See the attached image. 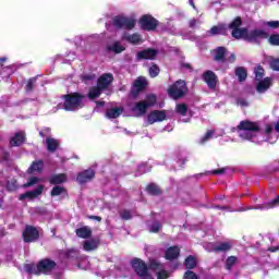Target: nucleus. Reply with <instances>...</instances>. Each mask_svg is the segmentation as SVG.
I'll return each instance as SVG.
<instances>
[{
    "label": "nucleus",
    "instance_id": "5",
    "mask_svg": "<svg viewBox=\"0 0 279 279\" xmlns=\"http://www.w3.org/2000/svg\"><path fill=\"white\" fill-rule=\"evenodd\" d=\"M64 110L73 111L80 110V108H84V101H86V97L80 94H70L64 96Z\"/></svg>",
    "mask_w": 279,
    "mask_h": 279
},
{
    "label": "nucleus",
    "instance_id": "10",
    "mask_svg": "<svg viewBox=\"0 0 279 279\" xmlns=\"http://www.w3.org/2000/svg\"><path fill=\"white\" fill-rule=\"evenodd\" d=\"M150 269L155 271L157 279H167L171 276V274L165 269V266L156 260L150 262Z\"/></svg>",
    "mask_w": 279,
    "mask_h": 279
},
{
    "label": "nucleus",
    "instance_id": "23",
    "mask_svg": "<svg viewBox=\"0 0 279 279\" xmlns=\"http://www.w3.org/2000/svg\"><path fill=\"white\" fill-rule=\"evenodd\" d=\"M121 114H123V108L121 107L110 108L106 112V117L108 119H118V117H121Z\"/></svg>",
    "mask_w": 279,
    "mask_h": 279
},
{
    "label": "nucleus",
    "instance_id": "44",
    "mask_svg": "<svg viewBox=\"0 0 279 279\" xmlns=\"http://www.w3.org/2000/svg\"><path fill=\"white\" fill-rule=\"evenodd\" d=\"M62 193H64V187L62 186H54L51 191L52 196L62 195Z\"/></svg>",
    "mask_w": 279,
    "mask_h": 279
},
{
    "label": "nucleus",
    "instance_id": "62",
    "mask_svg": "<svg viewBox=\"0 0 279 279\" xmlns=\"http://www.w3.org/2000/svg\"><path fill=\"white\" fill-rule=\"evenodd\" d=\"M217 208H218V209H221V208H223V207H219V206H217Z\"/></svg>",
    "mask_w": 279,
    "mask_h": 279
},
{
    "label": "nucleus",
    "instance_id": "1",
    "mask_svg": "<svg viewBox=\"0 0 279 279\" xmlns=\"http://www.w3.org/2000/svg\"><path fill=\"white\" fill-rule=\"evenodd\" d=\"M238 132L242 141H251L252 143H267L274 144L278 141L279 135L274 133V126L271 124L266 125L265 136L260 133V125L250 120L241 121L238 125Z\"/></svg>",
    "mask_w": 279,
    "mask_h": 279
},
{
    "label": "nucleus",
    "instance_id": "48",
    "mask_svg": "<svg viewBox=\"0 0 279 279\" xmlns=\"http://www.w3.org/2000/svg\"><path fill=\"white\" fill-rule=\"evenodd\" d=\"M234 263H236V258L234 256L228 257L227 269H230L232 267V265H234Z\"/></svg>",
    "mask_w": 279,
    "mask_h": 279
},
{
    "label": "nucleus",
    "instance_id": "51",
    "mask_svg": "<svg viewBox=\"0 0 279 279\" xmlns=\"http://www.w3.org/2000/svg\"><path fill=\"white\" fill-rule=\"evenodd\" d=\"M34 82H35L34 78H32V80L28 81V83H27V85H26V90H32V86H34Z\"/></svg>",
    "mask_w": 279,
    "mask_h": 279
},
{
    "label": "nucleus",
    "instance_id": "22",
    "mask_svg": "<svg viewBox=\"0 0 279 279\" xmlns=\"http://www.w3.org/2000/svg\"><path fill=\"white\" fill-rule=\"evenodd\" d=\"M107 51H111V53H123L125 51V45H122L121 41H114L107 46Z\"/></svg>",
    "mask_w": 279,
    "mask_h": 279
},
{
    "label": "nucleus",
    "instance_id": "37",
    "mask_svg": "<svg viewBox=\"0 0 279 279\" xmlns=\"http://www.w3.org/2000/svg\"><path fill=\"white\" fill-rule=\"evenodd\" d=\"M275 206H279V196H277L275 199H272L270 203H268L267 205L264 206H259L257 208H259L260 210H265L267 208H275Z\"/></svg>",
    "mask_w": 279,
    "mask_h": 279
},
{
    "label": "nucleus",
    "instance_id": "9",
    "mask_svg": "<svg viewBox=\"0 0 279 279\" xmlns=\"http://www.w3.org/2000/svg\"><path fill=\"white\" fill-rule=\"evenodd\" d=\"M175 111L179 113L180 121H182V123H189L191 121V117H193V113L189 110V107L185 104L177 105Z\"/></svg>",
    "mask_w": 279,
    "mask_h": 279
},
{
    "label": "nucleus",
    "instance_id": "6",
    "mask_svg": "<svg viewBox=\"0 0 279 279\" xmlns=\"http://www.w3.org/2000/svg\"><path fill=\"white\" fill-rule=\"evenodd\" d=\"M131 265L140 279H154V275H151V265L149 266V268H147L145 262L138 258L133 259L131 262Z\"/></svg>",
    "mask_w": 279,
    "mask_h": 279
},
{
    "label": "nucleus",
    "instance_id": "47",
    "mask_svg": "<svg viewBox=\"0 0 279 279\" xmlns=\"http://www.w3.org/2000/svg\"><path fill=\"white\" fill-rule=\"evenodd\" d=\"M183 279H197V275L191 270H187L184 274Z\"/></svg>",
    "mask_w": 279,
    "mask_h": 279
},
{
    "label": "nucleus",
    "instance_id": "12",
    "mask_svg": "<svg viewBox=\"0 0 279 279\" xmlns=\"http://www.w3.org/2000/svg\"><path fill=\"white\" fill-rule=\"evenodd\" d=\"M140 25L142 29H147L148 32H151V29H156L158 25V21L156 19L151 17V15H144L140 20Z\"/></svg>",
    "mask_w": 279,
    "mask_h": 279
},
{
    "label": "nucleus",
    "instance_id": "52",
    "mask_svg": "<svg viewBox=\"0 0 279 279\" xmlns=\"http://www.w3.org/2000/svg\"><path fill=\"white\" fill-rule=\"evenodd\" d=\"M140 171H142V173H147L149 169H145V166H140Z\"/></svg>",
    "mask_w": 279,
    "mask_h": 279
},
{
    "label": "nucleus",
    "instance_id": "4",
    "mask_svg": "<svg viewBox=\"0 0 279 279\" xmlns=\"http://www.w3.org/2000/svg\"><path fill=\"white\" fill-rule=\"evenodd\" d=\"M113 80H114V77L112 76V74H110V73L102 74L98 78L97 86L89 89L88 98L97 99V97H99V95H101V93H104V90H106L110 86V84H112Z\"/></svg>",
    "mask_w": 279,
    "mask_h": 279
},
{
    "label": "nucleus",
    "instance_id": "45",
    "mask_svg": "<svg viewBox=\"0 0 279 279\" xmlns=\"http://www.w3.org/2000/svg\"><path fill=\"white\" fill-rule=\"evenodd\" d=\"M270 68L274 71H279V59H272L269 61Z\"/></svg>",
    "mask_w": 279,
    "mask_h": 279
},
{
    "label": "nucleus",
    "instance_id": "54",
    "mask_svg": "<svg viewBox=\"0 0 279 279\" xmlns=\"http://www.w3.org/2000/svg\"><path fill=\"white\" fill-rule=\"evenodd\" d=\"M275 131L277 134H279V121L275 124Z\"/></svg>",
    "mask_w": 279,
    "mask_h": 279
},
{
    "label": "nucleus",
    "instance_id": "56",
    "mask_svg": "<svg viewBox=\"0 0 279 279\" xmlns=\"http://www.w3.org/2000/svg\"><path fill=\"white\" fill-rule=\"evenodd\" d=\"M195 23H196V21H195V20H192V21L190 22L191 27H194V26H195Z\"/></svg>",
    "mask_w": 279,
    "mask_h": 279
},
{
    "label": "nucleus",
    "instance_id": "40",
    "mask_svg": "<svg viewBox=\"0 0 279 279\" xmlns=\"http://www.w3.org/2000/svg\"><path fill=\"white\" fill-rule=\"evenodd\" d=\"M147 192L150 195H158L160 193V187H158V185H156V184H149L147 186Z\"/></svg>",
    "mask_w": 279,
    "mask_h": 279
},
{
    "label": "nucleus",
    "instance_id": "57",
    "mask_svg": "<svg viewBox=\"0 0 279 279\" xmlns=\"http://www.w3.org/2000/svg\"><path fill=\"white\" fill-rule=\"evenodd\" d=\"M214 173H223V170H215Z\"/></svg>",
    "mask_w": 279,
    "mask_h": 279
},
{
    "label": "nucleus",
    "instance_id": "42",
    "mask_svg": "<svg viewBox=\"0 0 279 279\" xmlns=\"http://www.w3.org/2000/svg\"><path fill=\"white\" fill-rule=\"evenodd\" d=\"M268 43H269L270 45H274V46L278 47V46H279V35H278V34L271 35V36L269 37V39H268Z\"/></svg>",
    "mask_w": 279,
    "mask_h": 279
},
{
    "label": "nucleus",
    "instance_id": "19",
    "mask_svg": "<svg viewBox=\"0 0 279 279\" xmlns=\"http://www.w3.org/2000/svg\"><path fill=\"white\" fill-rule=\"evenodd\" d=\"M158 52L154 49H146L143 51H140L136 56L137 60H154Z\"/></svg>",
    "mask_w": 279,
    "mask_h": 279
},
{
    "label": "nucleus",
    "instance_id": "28",
    "mask_svg": "<svg viewBox=\"0 0 279 279\" xmlns=\"http://www.w3.org/2000/svg\"><path fill=\"white\" fill-rule=\"evenodd\" d=\"M90 234H93L90 227H82L76 229V236H80V239H88Z\"/></svg>",
    "mask_w": 279,
    "mask_h": 279
},
{
    "label": "nucleus",
    "instance_id": "46",
    "mask_svg": "<svg viewBox=\"0 0 279 279\" xmlns=\"http://www.w3.org/2000/svg\"><path fill=\"white\" fill-rule=\"evenodd\" d=\"M238 106H240V108H247V106H250V101H247V99L240 98L238 99Z\"/></svg>",
    "mask_w": 279,
    "mask_h": 279
},
{
    "label": "nucleus",
    "instance_id": "39",
    "mask_svg": "<svg viewBox=\"0 0 279 279\" xmlns=\"http://www.w3.org/2000/svg\"><path fill=\"white\" fill-rule=\"evenodd\" d=\"M39 182H41V179H39L37 177H32L28 179L27 183L24 184V189L34 186V184H39Z\"/></svg>",
    "mask_w": 279,
    "mask_h": 279
},
{
    "label": "nucleus",
    "instance_id": "41",
    "mask_svg": "<svg viewBox=\"0 0 279 279\" xmlns=\"http://www.w3.org/2000/svg\"><path fill=\"white\" fill-rule=\"evenodd\" d=\"M263 26L264 27H270V29H278L279 21L264 22Z\"/></svg>",
    "mask_w": 279,
    "mask_h": 279
},
{
    "label": "nucleus",
    "instance_id": "38",
    "mask_svg": "<svg viewBox=\"0 0 279 279\" xmlns=\"http://www.w3.org/2000/svg\"><path fill=\"white\" fill-rule=\"evenodd\" d=\"M255 73V80L257 82H260L263 80V76L265 75V70L262 66H256L254 70Z\"/></svg>",
    "mask_w": 279,
    "mask_h": 279
},
{
    "label": "nucleus",
    "instance_id": "43",
    "mask_svg": "<svg viewBox=\"0 0 279 279\" xmlns=\"http://www.w3.org/2000/svg\"><path fill=\"white\" fill-rule=\"evenodd\" d=\"M160 73V68L158 65H153L149 68V75L150 77H157V75Z\"/></svg>",
    "mask_w": 279,
    "mask_h": 279
},
{
    "label": "nucleus",
    "instance_id": "25",
    "mask_svg": "<svg viewBox=\"0 0 279 279\" xmlns=\"http://www.w3.org/2000/svg\"><path fill=\"white\" fill-rule=\"evenodd\" d=\"M145 86H147V80H145V77L141 76L135 80V82L133 84V92L138 93V92L143 90V88H145Z\"/></svg>",
    "mask_w": 279,
    "mask_h": 279
},
{
    "label": "nucleus",
    "instance_id": "33",
    "mask_svg": "<svg viewBox=\"0 0 279 279\" xmlns=\"http://www.w3.org/2000/svg\"><path fill=\"white\" fill-rule=\"evenodd\" d=\"M214 59L218 62L223 60V56H226V48L219 47L218 49L214 50Z\"/></svg>",
    "mask_w": 279,
    "mask_h": 279
},
{
    "label": "nucleus",
    "instance_id": "18",
    "mask_svg": "<svg viewBox=\"0 0 279 279\" xmlns=\"http://www.w3.org/2000/svg\"><path fill=\"white\" fill-rule=\"evenodd\" d=\"M93 178H95V170L89 169L84 172H81L77 175L76 180L80 184H84V183L88 182L89 180H93Z\"/></svg>",
    "mask_w": 279,
    "mask_h": 279
},
{
    "label": "nucleus",
    "instance_id": "26",
    "mask_svg": "<svg viewBox=\"0 0 279 279\" xmlns=\"http://www.w3.org/2000/svg\"><path fill=\"white\" fill-rule=\"evenodd\" d=\"M97 247H99V241L97 240H87L83 243V250H85V252H93L97 250Z\"/></svg>",
    "mask_w": 279,
    "mask_h": 279
},
{
    "label": "nucleus",
    "instance_id": "53",
    "mask_svg": "<svg viewBox=\"0 0 279 279\" xmlns=\"http://www.w3.org/2000/svg\"><path fill=\"white\" fill-rule=\"evenodd\" d=\"M234 60H235L234 54H233V53H230L228 61H229V62H234Z\"/></svg>",
    "mask_w": 279,
    "mask_h": 279
},
{
    "label": "nucleus",
    "instance_id": "14",
    "mask_svg": "<svg viewBox=\"0 0 279 279\" xmlns=\"http://www.w3.org/2000/svg\"><path fill=\"white\" fill-rule=\"evenodd\" d=\"M39 236L38 229L27 226L26 229L23 232V239L25 243H32L36 241Z\"/></svg>",
    "mask_w": 279,
    "mask_h": 279
},
{
    "label": "nucleus",
    "instance_id": "36",
    "mask_svg": "<svg viewBox=\"0 0 279 279\" xmlns=\"http://www.w3.org/2000/svg\"><path fill=\"white\" fill-rule=\"evenodd\" d=\"M197 266V259L193 256H189L186 259H185V267L186 269H193Z\"/></svg>",
    "mask_w": 279,
    "mask_h": 279
},
{
    "label": "nucleus",
    "instance_id": "13",
    "mask_svg": "<svg viewBox=\"0 0 279 279\" xmlns=\"http://www.w3.org/2000/svg\"><path fill=\"white\" fill-rule=\"evenodd\" d=\"M44 192H45V185L39 184L33 191H28L24 194H21L20 199L21 201H23V199H36V197H40V195H43Z\"/></svg>",
    "mask_w": 279,
    "mask_h": 279
},
{
    "label": "nucleus",
    "instance_id": "15",
    "mask_svg": "<svg viewBox=\"0 0 279 279\" xmlns=\"http://www.w3.org/2000/svg\"><path fill=\"white\" fill-rule=\"evenodd\" d=\"M167 119V112L155 110L148 114V123L153 125V123H158L160 121H165Z\"/></svg>",
    "mask_w": 279,
    "mask_h": 279
},
{
    "label": "nucleus",
    "instance_id": "34",
    "mask_svg": "<svg viewBox=\"0 0 279 279\" xmlns=\"http://www.w3.org/2000/svg\"><path fill=\"white\" fill-rule=\"evenodd\" d=\"M51 184H62V182H66V174H56L50 180Z\"/></svg>",
    "mask_w": 279,
    "mask_h": 279
},
{
    "label": "nucleus",
    "instance_id": "61",
    "mask_svg": "<svg viewBox=\"0 0 279 279\" xmlns=\"http://www.w3.org/2000/svg\"><path fill=\"white\" fill-rule=\"evenodd\" d=\"M98 106H104V102H98Z\"/></svg>",
    "mask_w": 279,
    "mask_h": 279
},
{
    "label": "nucleus",
    "instance_id": "16",
    "mask_svg": "<svg viewBox=\"0 0 279 279\" xmlns=\"http://www.w3.org/2000/svg\"><path fill=\"white\" fill-rule=\"evenodd\" d=\"M231 247L232 245H230L229 242H223L216 246L214 244H208L207 246H205V250H207L208 252H228Z\"/></svg>",
    "mask_w": 279,
    "mask_h": 279
},
{
    "label": "nucleus",
    "instance_id": "7",
    "mask_svg": "<svg viewBox=\"0 0 279 279\" xmlns=\"http://www.w3.org/2000/svg\"><path fill=\"white\" fill-rule=\"evenodd\" d=\"M156 95L150 94L146 97L145 100L135 104L132 108V111L134 112L135 117H143V114L147 112V108H151V106L156 105Z\"/></svg>",
    "mask_w": 279,
    "mask_h": 279
},
{
    "label": "nucleus",
    "instance_id": "17",
    "mask_svg": "<svg viewBox=\"0 0 279 279\" xmlns=\"http://www.w3.org/2000/svg\"><path fill=\"white\" fill-rule=\"evenodd\" d=\"M204 82H206L209 88L217 86V75L213 71H207L203 75Z\"/></svg>",
    "mask_w": 279,
    "mask_h": 279
},
{
    "label": "nucleus",
    "instance_id": "50",
    "mask_svg": "<svg viewBox=\"0 0 279 279\" xmlns=\"http://www.w3.org/2000/svg\"><path fill=\"white\" fill-rule=\"evenodd\" d=\"M158 230H160V223L159 222H155L150 226L149 231L150 232H158Z\"/></svg>",
    "mask_w": 279,
    "mask_h": 279
},
{
    "label": "nucleus",
    "instance_id": "59",
    "mask_svg": "<svg viewBox=\"0 0 279 279\" xmlns=\"http://www.w3.org/2000/svg\"><path fill=\"white\" fill-rule=\"evenodd\" d=\"M190 4L195 8V3H193V0H190Z\"/></svg>",
    "mask_w": 279,
    "mask_h": 279
},
{
    "label": "nucleus",
    "instance_id": "8",
    "mask_svg": "<svg viewBox=\"0 0 279 279\" xmlns=\"http://www.w3.org/2000/svg\"><path fill=\"white\" fill-rule=\"evenodd\" d=\"M186 83L180 80L169 87L168 95H170L172 99H180V97H183L186 94Z\"/></svg>",
    "mask_w": 279,
    "mask_h": 279
},
{
    "label": "nucleus",
    "instance_id": "27",
    "mask_svg": "<svg viewBox=\"0 0 279 279\" xmlns=\"http://www.w3.org/2000/svg\"><path fill=\"white\" fill-rule=\"evenodd\" d=\"M218 136H220V134L217 133V131L209 130L203 137H201L199 143L201 145H204L205 143H208V141H210L211 138H217Z\"/></svg>",
    "mask_w": 279,
    "mask_h": 279
},
{
    "label": "nucleus",
    "instance_id": "58",
    "mask_svg": "<svg viewBox=\"0 0 279 279\" xmlns=\"http://www.w3.org/2000/svg\"><path fill=\"white\" fill-rule=\"evenodd\" d=\"M278 248L276 247H272V248H269L270 252H277Z\"/></svg>",
    "mask_w": 279,
    "mask_h": 279
},
{
    "label": "nucleus",
    "instance_id": "11",
    "mask_svg": "<svg viewBox=\"0 0 279 279\" xmlns=\"http://www.w3.org/2000/svg\"><path fill=\"white\" fill-rule=\"evenodd\" d=\"M113 25L114 27H124L125 29H132L134 25H136V22L132 19L117 16L113 19Z\"/></svg>",
    "mask_w": 279,
    "mask_h": 279
},
{
    "label": "nucleus",
    "instance_id": "31",
    "mask_svg": "<svg viewBox=\"0 0 279 279\" xmlns=\"http://www.w3.org/2000/svg\"><path fill=\"white\" fill-rule=\"evenodd\" d=\"M123 39L128 40V43H131L132 45H138V43H142L141 35L138 34L124 36Z\"/></svg>",
    "mask_w": 279,
    "mask_h": 279
},
{
    "label": "nucleus",
    "instance_id": "20",
    "mask_svg": "<svg viewBox=\"0 0 279 279\" xmlns=\"http://www.w3.org/2000/svg\"><path fill=\"white\" fill-rule=\"evenodd\" d=\"M25 143V133L17 132L10 138L11 147H19Z\"/></svg>",
    "mask_w": 279,
    "mask_h": 279
},
{
    "label": "nucleus",
    "instance_id": "29",
    "mask_svg": "<svg viewBox=\"0 0 279 279\" xmlns=\"http://www.w3.org/2000/svg\"><path fill=\"white\" fill-rule=\"evenodd\" d=\"M46 145H47L48 151H56V149H58V146L60 145V143L58 142V140H56L53 137H48L46 140Z\"/></svg>",
    "mask_w": 279,
    "mask_h": 279
},
{
    "label": "nucleus",
    "instance_id": "3",
    "mask_svg": "<svg viewBox=\"0 0 279 279\" xmlns=\"http://www.w3.org/2000/svg\"><path fill=\"white\" fill-rule=\"evenodd\" d=\"M56 268V262L51 259L40 260L37 266L34 264H27L24 266V269L27 274H33L38 276V274H50Z\"/></svg>",
    "mask_w": 279,
    "mask_h": 279
},
{
    "label": "nucleus",
    "instance_id": "32",
    "mask_svg": "<svg viewBox=\"0 0 279 279\" xmlns=\"http://www.w3.org/2000/svg\"><path fill=\"white\" fill-rule=\"evenodd\" d=\"M217 34H226V26L225 25H218L211 27L209 31V36H217Z\"/></svg>",
    "mask_w": 279,
    "mask_h": 279
},
{
    "label": "nucleus",
    "instance_id": "30",
    "mask_svg": "<svg viewBox=\"0 0 279 279\" xmlns=\"http://www.w3.org/2000/svg\"><path fill=\"white\" fill-rule=\"evenodd\" d=\"M43 167H45V165L41 160L34 161L33 165L28 168V173H40V171H43Z\"/></svg>",
    "mask_w": 279,
    "mask_h": 279
},
{
    "label": "nucleus",
    "instance_id": "35",
    "mask_svg": "<svg viewBox=\"0 0 279 279\" xmlns=\"http://www.w3.org/2000/svg\"><path fill=\"white\" fill-rule=\"evenodd\" d=\"M235 75L239 77L240 82H244V80L247 77V70H245V68H238L235 70Z\"/></svg>",
    "mask_w": 279,
    "mask_h": 279
},
{
    "label": "nucleus",
    "instance_id": "24",
    "mask_svg": "<svg viewBox=\"0 0 279 279\" xmlns=\"http://www.w3.org/2000/svg\"><path fill=\"white\" fill-rule=\"evenodd\" d=\"M180 256V247L171 246L166 251L167 260H173Z\"/></svg>",
    "mask_w": 279,
    "mask_h": 279
},
{
    "label": "nucleus",
    "instance_id": "21",
    "mask_svg": "<svg viewBox=\"0 0 279 279\" xmlns=\"http://www.w3.org/2000/svg\"><path fill=\"white\" fill-rule=\"evenodd\" d=\"M270 87H271V80L269 77H266L256 84V90L259 94L267 93V90H269Z\"/></svg>",
    "mask_w": 279,
    "mask_h": 279
},
{
    "label": "nucleus",
    "instance_id": "2",
    "mask_svg": "<svg viewBox=\"0 0 279 279\" xmlns=\"http://www.w3.org/2000/svg\"><path fill=\"white\" fill-rule=\"evenodd\" d=\"M241 27V20L240 17H236L231 24L230 28L232 31L233 38L240 39L243 38L244 40H256V38H264L265 32L262 29H255L253 32H247L245 28H239Z\"/></svg>",
    "mask_w": 279,
    "mask_h": 279
},
{
    "label": "nucleus",
    "instance_id": "49",
    "mask_svg": "<svg viewBox=\"0 0 279 279\" xmlns=\"http://www.w3.org/2000/svg\"><path fill=\"white\" fill-rule=\"evenodd\" d=\"M121 217L122 219H125V220L132 219V214L130 213V210H123L121 211Z\"/></svg>",
    "mask_w": 279,
    "mask_h": 279
},
{
    "label": "nucleus",
    "instance_id": "60",
    "mask_svg": "<svg viewBox=\"0 0 279 279\" xmlns=\"http://www.w3.org/2000/svg\"><path fill=\"white\" fill-rule=\"evenodd\" d=\"M2 204H3V201H2V199H0V208H1Z\"/></svg>",
    "mask_w": 279,
    "mask_h": 279
},
{
    "label": "nucleus",
    "instance_id": "55",
    "mask_svg": "<svg viewBox=\"0 0 279 279\" xmlns=\"http://www.w3.org/2000/svg\"><path fill=\"white\" fill-rule=\"evenodd\" d=\"M92 219H95L96 221H101V217L99 216H93Z\"/></svg>",
    "mask_w": 279,
    "mask_h": 279
}]
</instances>
